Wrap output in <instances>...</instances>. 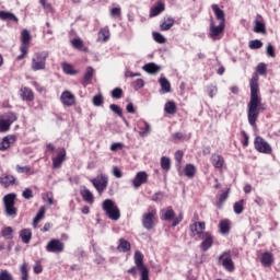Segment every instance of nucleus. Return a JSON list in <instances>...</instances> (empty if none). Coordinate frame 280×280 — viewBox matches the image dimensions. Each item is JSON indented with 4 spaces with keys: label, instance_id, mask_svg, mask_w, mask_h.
<instances>
[{
    "label": "nucleus",
    "instance_id": "680f3d73",
    "mask_svg": "<svg viewBox=\"0 0 280 280\" xmlns=\"http://www.w3.org/2000/svg\"><path fill=\"white\" fill-rule=\"evenodd\" d=\"M183 151H176L175 153V161L177 162V166L180 167V163H183Z\"/></svg>",
    "mask_w": 280,
    "mask_h": 280
},
{
    "label": "nucleus",
    "instance_id": "1a4fd4ad",
    "mask_svg": "<svg viewBox=\"0 0 280 280\" xmlns=\"http://www.w3.org/2000/svg\"><path fill=\"white\" fill-rule=\"evenodd\" d=\"M98 194H104V190L108 187V176L100 175L91 180Z\"/></svg>",
    "mask_w": 280,
    "mask_h": 280
},
{
    "label": "nucleus",
    "instance_id": "c756f323",
    "mask_svg": "<svg viewBox=\"0 0 280 280\" xmlns=\"http://www.w3.org/2000/svg\"><path fill=\"white\" fill-rule=\"evenodd\" d=\"M20 237H21L23 244H30V242H32V230H30V229L21 230Z\"/></svg>",
    "mask_w": 280,
    "mask_h": 280
},
{
    "label": "nucleus",
    "instance_id": "7c9ffc66",
    "mask_svg": "<svg viewBox=\"0 0 280 280\" xmlns=\"http://www.w3.org/2000/svg\"><path fill=\"white\" fill-rule=\"evenodd\" d=\"M61 69L67 75H78V70L73 69V66H71V63L62 62Z\"/></svg>",
    "mask_w": 280,
    "mask_h": 280
},
{
    "label": "nucleus",
    "instance_id": "dca6fc26",
    "mask_svg": "<svg viewBox=\"0 0 280 280\" xmlns=\"http://www.w3.org/2000/svg\"><path fill=\"white\" fill-rule=\"evenodd\" d=\"M60 102L63 106H75V95L71 91H65L61 93Z\"/></svg>",
    "mask_w": 280,
    "mask_h": 280
},
{
    "label": "nucleus",
    "instance_id": "c85d7f7f",
    "mask_svg": "<svg viewBox=\"0 0 280 280\" xmlns=\"http://www.w3.org/2000/svg\"><path fill=\"white\" fill-rule=\"evenodd\" d=\"M174 18L168 16L166 20H164L161 24H160V28L162 32H168V30H172V27H174Z\"/></svg>",
    "mask_w": 280,
    "mask_h": 280
},
{
    "label": "nucleus",
    "instance_id": "c03bdc74",
    "mask_svg": "<svg viewBox=\"0 0 280 280\" xmlns=\"http://www.w3.org/2000/svg\"><path fill=\"white\" fill-rule=\"evenodd\" d=\"M20 271H21V280H30V271L27 270V264L26 262H24L20 267Z\"/></svg>",
    "mask_w": 280,
    "mask_h": 280
},
{
    "label": "nucleus",
    "instance_id": "6e6d98bb",
    "mask_svg": "<svg viewBox=\"0 0 280 280\" xmlns=\"http://www.w3.org/2000/svg\"><path fill=\"white\" fill-rule=\"evenodd\" d=\"M132 86H133L135 91H139L140 89H143V86H145V82L143 81V79H137L132 83Z\"/></svg>",
    "mask_w": 280,
    "mask_h": 280
},
{
    "label": "nucleus",
    "instance_id": "e433bc0d",
    "mask_svg": "<svg viewBox=\"0 0 280 280\" xmlns=\"http://www.w3.org/2000/svg\"><path fill=\"white\" fill-rule=\"evenodd\" d=\"M7 124L11 125L13 124V121H16L18 117L16 114L9 112L2 116H0Z\"/></svg>",
    "mask_w": 280,
    "mask_h": 280
},
{
    "label": "nucleus",
    "instance_id": "f3484780",
    "mask_svg": "<svg viewBox=\"0 0 280 280\" xmlns=\"http://www.w3.org/2000/svg\"><path fill=\"white\" fill-rule=\"evenodd\" d=\"M16 183V177L14 175H10L8 173H3L0 175V185L8 189V187H12Z\"/></svg>",
    "mask_w": 280,
    "mask_h": 280
},
{
    "label": "nucleus",
    "instance_id": "a211bd4d",
    "mask_svg": "<svg viewBox=\"0 0 280 280\" xmlns=\"http://www.w3.org/2000/svg\"><path fill=\"white\" fill-rule=\"evenodd\" d=\"M144 183H148V173H137L136 177L132 179V185L135 189H139V187H141V185H144Z\"/></svg>",
    "mask_w": 280,
    "mask_h": 280
},
{
    "label": "nucleus",
    "instance_id": "49530a36",
    "mask_svg": "<svg viewBox=\"0 0 280 280\" xmlns=\"http://www.w3.org/2000/svg\"><path fill=\"white\" fill-rule=\"evenodd\" d=\"M254 32L256 34H266V24L260 21H256V25L254 27Z\"/></svg>",
    "mask_w": 280,
    "mask_h": 280
},
{
    "label": "nucleus",
    "instance_id": "f704fd0d",
    "mask_svg": "<svg viewBox=\"0 0 280 280\" xmlns=\"http://www.w3.org/2000/svg\"><path fill=\"white\" fill-rule=\"evenodd\" d=\"M1 235L4 240H13L14 238V230L12 226H7L1 230Z\"/></svg>",
    "mask_w": 280,
    "mask_h": 280
},
{
    "label": "nucleus",
    "instance_id": "ea45409f",
    "mask_svg": "<svg viewBox=\"0 0 280 280\" xmlns=\"http://www.w3.org/2000/svg\"><path fill=\"white\" fill-rule=\"evenodd\" d=\"M161 167H162V170H165V172H170V170L172 168V162H171L170 158H167V156L161 158Z\"/></svg>",
    "mask_w": 280,
    "mask_h": 280
},
{
    "label": "nucleus",
    "instance_id": "a878e982",
    "mask_svg": "<svg viewBox=\"0 0 280 280\" xmlns=\"http://www.w3.org/2000/svg\"><path fill=\"white\" fill-rule=\"evenodd\" d=\"M21 97L25 102H32L34 100V92L30 88H22L21 89Z\"/></svg>",
    "mask_w": 280,
    "mask_h": 280
},
{
    "label": "nucleus",
    "instance_id": "ddd939ff",
    "mask_svg": "<svg viewBox=\"0 0 280 280\" xmlns=\"http://www.w3.org/2000/svg\"><path fill=\"white\" fill-rule=\"evenodd\" d=\"M156 217V211L152 210L151 212L144 213L142 215V225L148 231L154 229V218Z\"/></svg>",
    "mask_w": 280,
    "mask_h": 280
},
{
    "label": "nucleus",
    "instance_id": "20e7f679",
    "mask_svg": "<svg viewBox=\"0 0 280 280\" xmlns=\"http://www.w3.org/2000/svg\"><path fill=\"white\" fill-rule=\"evenodd\" d=\"M47 58H49L47 51L35 52L31 61L32 71H45L47 69Z\"/></svg>",
    "mask_w": 280,
    "mask_h": 280
},
{
    "label": "nucleus",
    "instance_id": "37998d69",
    "mask_svg": "<svg viewBox=\"0 0 280 280\" xmlns=\"http://www.w3.org/2000/svg\"><path fill=\"white\" fill-rule=\"evenodd\" d=\"M195 175L196 166H194V164H187L185 167V176H187L188 178H194Z\"/></svg>",
    "mask_w": 280,
    "mask_h": 280
},
{
    "label": "nucleus",
    "instance_id": "bf43d9fd",
    "mask_svg": "<svg viewBox=\"0 0 280 280\" xmlns=\"http://www.w3.org/2000/svg\"><path fill=\"white\" fill-rule=\"evenodd\" d=\"M266 54H267V56H269V58H275V56H277L275 52V46H272V44L267 45Z\"/></svg>",
    "mask_w": 280,
    "mask_h": 280
},
{
    "label": "nucleus",
    "instance_id": "393cba45",
    "mask_svg": "<svg viewBox=\"0 0 280 280\" xmlns=\"http://www.w3.org/2000/svg\"><path fill=\"white\" fill-rule=\"evenodd\" d=\"M211 163L217 170H222L224 167V158L220 154H212Z\"/></svg>",
    "mask_w": 280,
    "mask_h": 280
},
{
    "label": "nucleus",
    "instance_id": "423d86ee",
    "mask_svg": "<svg viewBox=\"0 0 280 280\" xmlns=\"http://www.w3.org/2000/svg\"><path fill=\"white\" fill-rule=\"evenodd\" d=\"M219 264H221L228 272L235 270V262H233V258L231 257V250L223 252L219 256Z\"/></svg>",
    "mask_w": 280,
    "mask_h": 280
},
{
    "label": "nucleus",
    "instance_id": "de8ad7c7",
    "mask_svg": "<svg viewBox=\"0 0 280 280\" xmlns=\"http://www.w3.org/2000/svg\"><path fill=\"white\" fill-rule=\"evenodd\" d=\"M249 49H261L264 47V43L259 39L250 40L248 44Z\"/></svg>",
    "mask_w": 280,
    "mask_h": 280
},
{
    "label": "nucleus",
    "instance_id": "8fccbe9b",
    "mask_svg": "<svg viewBox=\"0 0 280 280\" xmlns=\"http://www.w3.org/2000/svg\"><path fill=\"white\" fill-rule=\"evenodd\" d=\"M11 124L7 122L1 116H0V132H8L10 130Z\"/></svg>",
    "mask_w": 280,
    "mask_h": 280
},
{
    "label": "nucleus",
    "instance_id": "6e6552de",
    "mask_svg": "<svg viewBox=\"0 0 280 280\" xmlns=\"http://www.w3.org/2000/svg\"><path fill=\"white\" fill-rule=\"evenodd\" d=\"M255 149L257 152H260L262 154H271L272 153V147L261 137H256L254 141Z\"/></svg>",
    "mask_w": 280,
    "mask_h": 280
},
{
    "label": "nucleus",
    "instance_id": "6ab92c4d",
    "mask_svg": "<svg viewBox=\"0 0 280 280\" xmlns=\"http://www.w3.org/2000/svg\"><path fill=\"white\" fill-rule=\"evenodd\" d=\"M16 142V136L14 135H9L7 137H4L2 139V141L0 142V150L1 152H5V150H8L12 143Z\"/></svg>",
    "mask_w": 280,
    "mask_h": 280
},
{
    "label": "nucleus",
    "instance_id": "79ce46f5",
    "mask_svg": "<svg viewBox=\"0 0 280 280\" xmlns=\"http://www.w3.org/2000/svg\"><path fill=\"white\" fill-rule=\"evenodd\" d=\"M164 110L167 115H174L176 113V103L167 102L164 106Z\"/></svg>",
    "mask_w": 280,
    "mask_h": 280
},
{
    "label": "nucleus",
    "instance_id": "f257e3e1",
    "mask_svg": "<svg viewBox=\"0 0 280 280\" xmlns=\"http://www.w3.org/2000/svg\"><path fill=\"white\" fill-rule=\"evenodd\" d=\"M259 75H266V63L261 62L256 67V72L249 81L250 98L247 104V119L249 126H257L259 112L261 110V98L259 96Z\"/></svg>",
    "mask_w": 280,
    "mask_h": 280
},
{
    "label": "nucleus",
    "instance_id": "052dcab7",
    "mask_svg": "<svg viewBox=\"0 0 280 280\" xmlns=\"http://www.w3.org/2000/svg\"><path fill=\"white\" fill-rule=\"evenodd\" d=\"M22 196L25 198V200H31V198H34V192L31 188H25L22 192Z\"/></svg>",
    "mask_w": 280,
    "mask_h": 280
},
{
    "label": "nucleus",
    "instance_id": "4468645a",
    "mask_svg": "<svg viewBox=\"0 0 280 280\" xmlns=\"http://www.w3.org/2000/svg\"><path fill=\"white\" fill-rule=\"evenodd\" d=\"M201 240L200 248L203 250V253H207L211 246H213V235L211 233L206 232L205 234H201V237L198 238Z\"/></svg>",
    "mask_w": 280,
    "mask_h": 280
},
{
    "label": "nucleus",
    "instance_id": "3c124183",
    "mask_svg": "<svg viewBox=\"0 0 280 280\" xmlns=\"http://www.w3.org/2000/svg\"><path fill=\"white\" fill-rule=\"evenodd\" d=\"M71 45L74 47V49L82 50V47H84V42L81 38H74L71 40Z\"/></svg>",
    "mask_w": 280,
    "mask_h": 280
},
{
    "label": "nucleus",
    "instance_id": "aec40b11",
    "mask_svg": "<svg viewBox=\"0 0 280 280\" xmlns=\"http://www.w3.org/2000/svg\"><path fill=\"white\" fill-rule=\"evenodd\" d=\"M160 218L165 222H170L174 220V218H176V212H174V209L172 207H167L166 209L161 210Z\"/></svg>",
    "mask_w": 280,
    "mask_h": 280
},
{
    "label": "nucleus",
    "instance_id": "c9c22d12",
    "mask_svg": "<svg viewBox=\"0 0 280 280\" xmlns=\"http://www.w3.org/2000/svg\"><path fill=\"white\" fill-rule=\"evenodd\" d=\"M220 233L222 235L229 234V231H231V225L229 224V220H223L219 224Z\"/></svg>",
    "mask_w": 280,
    "mask_h": 280
},
{
    "label": "nucleus",
    "instance_id": "9b49d317",
    "mask_svg": "<svg viewBox=\"0 0 280 280\" xmlns=\"http://www.w3.org/2000/svg\"><path fill=\"white\" fill-rule=\"evenodd\" d=\"M47 253H62L65 250V243L58 238H52L46 246Z\"/></svg>",
    "mask_w": 280,
    "mask_h": 280
},
{
    "label": "nucleus",
    "instance_id": "f03ea898",
    "mask_svg": "<svg viewBox=\"0 0 280 280\" xmlns=\"http://www.w3.org/2000/svg\"><path fill=\"white\" fill-rule=\"evenodd\" d=\"M4 205V215L7 218H16L19 215V209L14 207L16 205V194L10 192L2 198Z\"/></svg>",
    "mask_w": 280,
    "mask_h": 280
},
{
    "label": "nucleus",
    "instance_id": "39448f33",
    "mask_svg": "<svg viewBox=\"0 0 280 280\" xmlns=\"http://www.w3.org/2000/svg\"><path fill=\"white\" fill-rule=\"evenodd\" d=\"M135 264L138 270L140 271V279H148L150 278V270H148V267L143 265V254L140 250H136L135 256Z\"/></svg>",
    "mask_w": 280,
    "mask_h": 280
},
{
    "label": "nucleus",
    "instance_id": "7ed1b4c3",
    "mask_svg": "<svg viewBox=\"0 0 280 280\" xmlns=\"http://www.w3.org/2000/svg\"><path fill=\"white\" fill-rule=\"evenodd\" d=\"M102 209L105 212V215L109 218V220H114L117 222L119 218H121V212L119 211V207L113 201V199H105L102 205Z\"/></svg>",
    "mask_w": 280,
    "mask_h": 280
},
{
    "label": "nucleus",
    "instance_id": "72a5a7b5",
    "mask_svg": "<svg viewBox=\"0 0 280 280\" xmlns=\"http://www.w3.org/2000/svg\"><path fill=\"white\" fill-rule=\"evenodd\" d=\"M130 242L126 241L125 238H120L117 250H119V253H128V250H130Z\"/></svg>",
    "mask_w": 280,
    "mask_h": 280
},
{
    "label": "nucleus",
    "instance_id": "864d4df0",
    "mask_svg": "<svg viewBox=\"0 0 280 280\" xmlns=\"http://www.w3.org/2000/svg\"><path fill=\"white\" fill-rule=\"evenodd\" d=\"M0 280H14V277H12V273L8 270H1L0 271Z\"/></svg>",
    "mask_w": 280,
    "mask_h": 280
},
{
    "label": "nucleus",
    "instance_id": "b1692460",
    "mask_svg": "<svg viewBox=\"0 0 280 280\" xmlns=\"http://www.w3.org/2000/svg\"><path fill=\"white\" fill-rule=\"evenodd\" d=\"M93 73H95L93 67H88L81 81L83 86H89V84H91V80H93Z\"/></svg>",
    "mask_w": 280,
    "mask_h": 280
},
{
    "label": "nucleus",
    "instance_id": "774afa93",
    "mask_svg": "<svg viewBox=\"0 0 280 280\" xmlns=\"http://www.w3.org/2000/svg\"><path fill=\"white\" fill-rule=\"evenodd\" d=\"M113 175L116 177V178H121L122 174H121V171L119 170V167L115 166L113 168Z\"/></svg>",
    "mask_w": 280,
    "mask_h": 280
},
{
    "label": "nucleus",
    "instance_id": "0eeeda50",
    "mask_svg": "<svg viewBox=\"0 0 280 280\" xmlns=\"http://www.w3.org/2000/svg\"><path fill=\"white\" fill-rule=\"evenodd\" d=\"M224 27H226V24L220 23L217 26L215 22H213V19H211L209 38H211L212 40H220V38H222V34H224Z\"/></svg>",
    "mask_w": 280,
    "mask_h": 280
},
{
    "label": "nucleus",
    "instance_id": "a18cd8bd",
    "mask_svg": "<svg viewBox=\"0 0 280 280\" xmlns=\"http://www.w3.org/2000/svg\"><path fill=\"white\" fill-rule=\"evenodd\" d=\"M244 212V199H241L240 201H236L234 203V213H236V215H240Z\"/></svg>",
    "mask_w": 280,
    "mask_h": 280
},
{
    "label": "nucleus",
    "instance_id": "0e129e2a",
    "mask_svg": "<svg viewBox=\"0 0 280 280\" xmlns=\"http://www.w3.org/2000/svg\"><path fill=\"white\" fill-rule=\"evenodd\" d=\"M179 222H183V213H180L178 217H174L172 226H178Z\"/></svg>",
    "mask_w": 280,
    "mask_h": 280
},
{
    "label": "nucleus",
    "instance_id": "412c9836",
    "mask_svg": "<svg viewBox=\"0 0 280 280\" xmlns=\"http://www.w3.org/2000/svg\"><path fill=\"white\" fill-rule=\"evenodd\" d=\"M138 128H139V136L140 137H148L150 132H152V127L148 124L145 120H140L138 122Z\"/></svg>",
    "mask_w": 280,
    "mask_h": 280
},
{
    "label": "nucleus",
    "instance_id": "4d7b16f0",
    "mask_svg": "<svg viewBox=\"0 0 280 280\" xmlns=\"http://www.w3.org/2000/svg\"><path fill=\"white\" fill-rule=\"evenodd\" d=\"M226 198H229V192L228 191H225V192H223L219 196V201L217 202L218 209H222V205L226 200Z\"/></svg>",
    "mask_w": 280,
    "mask_h": 280
},
{
    "label": "nucleus",
    "instance_id": "09e8293b",
    "mask_svg": "<svg viewBox=\"0 0 280 280\" xmlns=\"http://www.w3.org/2000/svg\"><path fill=\"white\" fill-rule=\"evenodd\" d=\"M109 110H112V113H115V115H118V117H121L124 115V110H121V107H119V105L117 104H110Z\"/></svg>",
    "mask_w": 280,
    "mask_h": 280
},
{
    "label": "nucleus",
    "instance_id": "bb28decb",
    "mask_svg": "<svg viewBox=\"0 0 280 280\" xmlns=\"http://www.w3.org/2000/svg\"><path fill=\"white\" fill-rule=\"evenodd\" d=\"M109 38H110V30L108 28V26L101 28L98 32V40H102V43H108Z\"/></svg>",
    "mask_w": 280,
    "mask_h": 280
},
{
    "label": "nucleus",
    "instance_id": "e2e57ef3",
    "mask_svg": "<svg viewBox=\"0 0 280 280\" xmlns=\"http://www.w3.org/2000/svg\"><path fill=\"white\" fill-rule=\"evenodd\" d=\"M16 172H19V174H27L30 172V166H16Z\"/></svg>",
    "mask_w": 280,
    "mask_h": 280
},
{
    "label": "nucleus",
    "instance_id": "473e14b6",
    "mask_svg": "<svg viewBox=\"0 0 280 280\" xmlns=\"http://www.w3.org/2000/svg\"><path fill=\"white\" fill-rule=\"evenodd\" d=\"M143 71L147 73H159L161 71V67H159L156 63L151 62L143 66Z\"/></svg>",
    "mask_w": 280,
    "mask_h": 280
},
{
    "label": "nucleus",
    "instance_id": "603ef678",
    "mask_svg": "<svg viewBox=\"0 0 280 280\" xmlns=\"http://www.w3.org/2000/svg\"><path fill=\"white\" fill-rule=\"evenodd\" d=\"M124 95V90H121L120 88H116L112 91V97L114 100H121Z\"/></svg>",
    "mask_w": 280,
    "mask_h": 280
},
{
    "label": "nucleus",
    "instance_id": "5701e85b",
    "mask_svg": "<svg viewBox=\"0 0 280 280\" xmlns=\"http://www.w3.org/2000/svg\"><path fill=\"white\" fill-rule=\"evenodd\" d=\"M212 10L214 12L217 21H220V23H223V25H226V18L224 14V11L218 7V4H212Z\"/></svg>",
    "mask_w": 280,
    "mask_h": 280
},
{
    "label": "nucleus",
    "instance_id": "4c0bfd02",
    "mask_svg": "<svg viewBox=\"0 0 280 280\" xmlns=\"http://www.w3.org/2000/svg\"><path fill=\"white\" fill-rule=\"evenodd\" d=\"M45 218V207H42L37 212L36 217L33 220V226L36 229L38 226V222H40Z\"/></svg>",
    "mask_w": 280,
    "mask_h": 280
},
{
    "label": "nucleus",
    "instance_id": "f8f14e48",
    "mask_svg": "<svg viewBox=\"0 0 280 280\" xmlns=\"http://www.w3.org/2000/svg\"><path fill=\"white\" fill-rule=\"evenodd\" d=\"M32 40V34H30V31L26 28L22 31L21 33V46L20 51H23L24 54L26 51H30V42Z\"/></svg>",
    "mask_w": 280,
    "mask_h": 280
},
{
    "label": "nucleus",
    "instance_id": "2f4dec72",
    "mask_svg": "<svg viewBox=\"0 0 280 280\" xmlns=\"http://www.w3.org/2000/svg\"><path fill=\"white\" fill-rule=\"evenodd\" d=\"M159 82L163 93H170L172 91V84H170L167 78L162 77L160 78Z\"/></svg>",
    "mask_w": 280,
    "mask_h": 280
},
{
    "label": "nucleus",
    "instance_id": "69168bd1",
    "mask_svg": "<svg viewBox=\"0 0 280 280\" xmlns=\"http://www.w3.org/2000/svg\"><path fill=\"white\" fill-rule=\"evenodd\" d=\"M110 16H121V9L120 8H113L110 10Z\"/></svg>",
    "mask_w": 280,
    "mask_h": 280
},
{
    "label": "nucleus",
    "instance_id": "cd10ccee",
    "mask_svg": "<svg viewBox=\"0 0 280 280\" xmlns=\"http://www.w3.org/2000/svg\"><path fill=\"white\" fill-rule=\"evenodd\" d=\"M0 21H14V23H19V18L12 12L0 11Z\"/></svg>",
    "mask_w": 280,
    "mask_h": 280
},
{
    "label": "nucleus",
    "instance_id": "4be33fe9",
    "mask_svg": "<svg viewBox=\"0 0 280 280\" xmlns=\"http://www.w3.org/2000/svg\"><path fill=\"white\" fill-rule=\"evenodd\" d=\"M162 12H165V3L158 1L150 10V18L154 19V16H159Z\"/></svg>",
    "mask_w": 280,
    "mask_h": 280
},
{
    "label": "nucleus",
    "instance_id": "9d476101",
    "mask_svg": "<svg viewBox=\"0 0 280 280\" xmlns=\"http://www.w3.org/2000/svg\"><path fill=\"white\" fill-rule=\"evenodd\" d=\"M190 229V237H197L200 238L201 235H205L207 233V224L205 222H195L189 225Z\"/></svg>",
    "mask_w": 280,
    "mask_h": 280
},
{
    "label": "nucleus",
    "instance_id": "58836bf2",
    "mask_svg": "<svg viewBox=\"0 0 280 280\" xmlns=\"http://www.w3.org/2000/svg\"><path fill=\"white\" fill-rule=\"evenodd\" d=\"M273 261L272 254L271 253H265L261 257V264L262 266H271Z\"/></svg>",
    "mask_w": 280,
    "mask_h": 280
},
{
    "label": "nucleus",
    "instance_id": "a19ab883",
    "mask_svg": "<svg viewBox=\"0 0 280 280\" xmlns=\"http://www.w3.org/2000/svg\"><path fill=\"white\" fill-rule=\"evenodd\" d=\"M81 196H82V198H83V200H85V202H90V203H93V192H91V190H89V189H83L82 191H81Z\"/></svg>",
    "mask_w": 280,
    "mask_h": 280
},
{
    "label": "nucleus",
    "instance_id": "5fc2aeb1",
    "mask_svg": "<svg viewBox=\"0 0 280 280\" xmlns=\"http://www.w3.org/2000/svg\"><path fill=\"white\" fill-rule=\"evenodd\" d=\"M153 39L155 40V43H159L160 45H163V43H165V37L158 32H153Z\"/></svg>",
    "mask_w": 280,
    "mask_h": 280
},
{
    "label": "nucleus",
    "instance_id": "2eb2a0df",
    "mask_svg": "<svg viewBox=\"0 0 280 280\" xmlns=\"http://www.w3.org/2000/svg\"><path fill=\"white\" fill-rule=\"evenodd\" d=\"M58 154L52 159V167L55 170H60L62 163H65V159H67V150L65 148L57 150Z\"/></svg>",
    "mask_w": 280,
    "mask_h": 280
},
{
    "label": "nucleus",
    "instance_id": "338daca9",
    "mask_svg": "<svg viewBox=\"0 0 280 280\" xmlns=\"http://www.w3.org/2000/svg\"><path fill=\"white\" fill-rule=\"evenodd\" d=\"M33 270L35 275H40V272H43V265H40V262H36Z\"/></svg>",
    "mask_w": 280,
    "mask_h": 280
},
{
    "label": "nucleus",
    "instance_id": "13d9d810",
    "mask_svg": "<svg viewBox=\"0 0 280 280\" xmlns=\"http://www.w3.org/2000/svg\"><path fill=\"white\" fill-rule=\"evenodd\" d=\"M94 106H102L104 104V96L102 94H97L92 100Z\"/></svg>",
    "mask_w": 280,
    "mask_h": 280
}]
</instances>
